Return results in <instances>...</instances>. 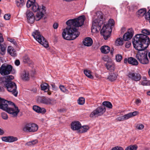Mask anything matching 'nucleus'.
<instances>
[{"label": "nucleus", "mask_w": 150, "mask_h": 150, "mask_svg": "<svg viewBox=\"0 0 150 150\" xmlns=\"http://www.w3.org/2000/svg\"><path fill=\"white\" fill-rule=\"evenodd\" d=\"M132 41L134 47L137 50L141 51L136 54V58L141 64H148L149 60L147 52L143 50L146 48L149 45L150 38H133Z\"/></svg>", "instance_id": "obj_1"}, {"label": "nucleus", "mask_w": 150, "mask_h": 150, "mask_svg": "<svg viewBox=\"0 0 150 150\" xmlns=\"http://www.w3.org/2000/svg\"><path fill=\"white\" fill-rule=\"evenodd\" d=\"M85 19L84 16H81L77 18L70 19L67 21L66 24L67 25L63 29L62 33L63 38H65L66 34L70 38H77L79 35L80 33L75 27H81L83 24Z\"/></svg>", "instance_id": "obj_2"}, {"label": "nucleus", "mask_w": 150, "mask_h": 150, "mask_svg": "<svg viewBox=\"0 0 150 150\" xmlns=\"http://www.w3.org/2000/svg\"><path fill=\"white\" fill-rule=\"evenodd\" d=\"M0 109L12 114L13 117H16L19 112L18 107L13 103L1 98Z\"/></svg>", "instance_id": "obj_3"}, {"label": "nucleus", "mask_w": 150, "mask_h": 150, "mask_svg": "<svg viewBox=\"0 0 150 150\" xmlns=\"http://www.w3.org/2000/svg\"><path fill=\"white\" fill-rule=\"evenodd\" d=\"M26 5L28 8L31 7V9L34 12H37L35 17L37 21H38L42 18L46 13L45 7L43 6L41 7L39 6L35 2V0H28L27 2Z\"/></svg>", "instance_id": "obj_4"}, {"label": "nucleus", "mask_w": 150, "mask_h": 150, "mask_svg": "<svg viewBox=\"0 0 150 150\" xmlns=\"http://www.w3.org/2000/svg\"><path fill=\"white\" fill-rule=\"evenodd\" d=\"M5 80L3 82L4 86L6 88L7 91L11 93L15 97L17 96L18 91L17 90L16 83L12 80L14 79L12 75H8L4 77Z\"/></svg>", "instance_id": "obj_5"}, {"label": "nucleus", "mask_w": 150, "mask_h": 150, "mask_svg": "<svg viewBox=\"0 0 150 150\" xmlns=\"http://www.w3.org/2000/svg\"><path fill=\"white\" fill-rule=\"evenodd\" d=\"M103 23V16L102 13L97 12L96 13L95 19L93 21L92 32L95 33L100 30Z\"/></svg>", "instance_id": "obj_6"}, {"label": "nucleus", "mask_w": 150, "mask_h": 150, "mask_svg": "<svg viewBox=\"0 0 150 150\" xmlns=\"http://www.w3.org/2000/svg\"><path fill=\"white\" fill-rule=\"evenodd\" d=\"M103 105L98 107L92 112L90 115L91 117H96L102 115L105 111L106 107L109 108L111 109L112 108L111 103L109 101H104L102 103Z\"/></svg>", "instance_id": "obj_7"}, {"label": "nucleus", "mask_w": 150, "mask_h": 150, "mask_svg": "<svg viewBox=\"0 0 150 150\" xmlns=\"http://www.w3.org/2000/svg\"><path fill=\"white\" fill-rule=\"evenodd\" d=\"M12 69L11 65L3 64L0 68V73L3 76L8 75L11 73Z\"/></svg>", "instance_id": "obj_8"}, {"label": "nucleus", "mask_w": 150, "mask_h": 150, "mask_svg": "<svg viewBox=\"0 0 150 150\" xmlns=\"http://www.w3.org/2000/svg\"><path fill=\"white\" fill-rule=\"evenodd\" d=\"M115 24V22L112 19H110L108 23L104 24L103 27L102 28H104L105 29V31H112V28Z\"/></svg>", "instance_id": "obj_9"}, {"label": "nucleus", "mask_w": 150, "mask_h": 150, "mask_svg": "<svg viewBox=\"0 0 150 150\" xmlns=\"http://www.w3.org/2000/svg\"><path fill=\"white\" fill-rule=\"evenodd\" d=\"M128 76L132 80L135 81H139L141 79L140 75L136 73L129 72L128 74Z\"/></svg>", "instance_id": "obj_10"}, {"label": "nucleus", "mask_w": 150, "mask_h": 150, "mask_svg": "<svg viewBox=\"0 0 150 150\" xmlns=\"http://www.w3.org/2000/svg\"><path fill=\"white\" fill-rule=\"evenodd\" d=\"M26 15L28 22L30 23H33L35 19L33 12L30 10H27L26 13Z\"/></svg>", "instance_id": "obj_11"}, {"label": "nucleus", "mask_w": 150, "mask_h": 150, "mask_svg": "<svg viewBox=\"0 0 150 150\" xmlns=\"http://www.w3.org/2000/svg\"><path fill=\"white\" fill-rule=\"evenodd\" d=\"M71 128L73 130H77L81 128V124L79 121H74L71 123Z\"/></svg>", "instance_id": "obj_12"}, {"label": "nucleus", "mask_w": 150, "mask_h": 150, "mask_svg": "<svg viewBox=\"0 0 150 150\" xmlns=\"http://www.w3.org/2000/svg\"><path fill=\"white\" fill-rule=\"evenodd\" d=\"M34 39L44 47L47 48L49 47L48 42L45 38H34Z\"/></svg>", "instance_id": "obj_13"}, {"label": "nucleus", "mask_w": 150, "mask_h": 150, "mask_svg": "<svg viewBox=\"0 0 150 150\" xmlns=\"http://www.w3.org/2000/svg\"><path fill=\"white\" fill-rule=\"evenodd\" d=\"M21 77L24 81H28L30 78L29 71L27 70H24L21 73Z\"/></svg>", "instance_id": "obj_14"}, {"label": "nucleus", "mask_w": 150, "mask_h": 150, "mask_svg": "<svg viewBox=\"0 0 150 150\" xmlns=\"http://www.w3.org/2000/svg\"><path fill=\"white\" fill-rule=\"evenodd\" d=\"M142 32L143 34H137L134 38H143L144 37H145V38H149L146 35H150V32L147 30L144 29L142 31Z\"/></svg>", "instance_id": "obj_15"}, {"label": "nucleus", "mask_w": 150, "mask_h": 150, "mask_svg": "<svg viewBox=\"0 0 150 150\" xmlns=\"http://www.w3.org/2000/svg\"><path fill=\"white\" fill-rule=\"evenodd\" d=\"M4 38H0V53L2 55L4 54L6 46L4 44H1L4 42Z\"/></svg>", "instance_id": "obj_16"}, {"label": "nucleus", "mask_w": 150, "mask_h": 150, "mask_svg": "<svg viewBox=\"0 0 150 150\" xmlns=\"http://www.w3.org/2000/svg\"><path fill=\"white\" fill-rule=\"evenodd\" d=\"M134 34V31L132 28L128 29L126 33H125L122 38H132Z\"/></svg>", "instance_id": "obj_17"}, {"label": "nucleus", "mask_w": 150, "mask_h": 150, "mask_svg": "<svg viewBox=\"0 0 150 150\" xmlns=\"http://www.w3.org/2000/svg\"><path fill=\"white\" fill-rule=\"evenodd\" d=\"M93 41L91 38H85L82 41V43L85 46L89 47L93 44Z\"/></svg>", "instance_id": "obj_18"}, {"label": "nucleus", "mask_w": 150, "mask_h": 150, "mask_svg": "<svg viewBox=\"0 0 150 150\" xmlns=\"http://www.w3.org/2000/svg\"><path fill=\"white\" fill-rule=\"evenodd\" d=\"M131 38H117L115 41V44L117 46L122 45L123 44L124 41L129 40Z\"/></svg>", "instance_id": "obj_19"}, {"label": "nucleus", "mask_w": 150, "mask_h": 150, "mask_svg": "<svg viewBox=\"0 0 150 150\" xmlns=\"http://www.w3.org/2000/svg\"><path fill=\"white\" fill-rule=\"evenodd\" d=\"M49 98H46L45 97H39L38 98V102L47 105H49Z\"/></svg>", "instance_id": "obj_20"}, {"label": "nucleus", "mask_w": 150, "mask_h": 150, "mask_svg": "<svg viewBox=\"0 0 150 150\" xmlns=\"http://www.w3.org/2000/svg\"><path fill=\"white\" fill-rule=\"evenodd\" d=\"M105 28H102L100 31L101 35L104 37L109 38L110 37L112 31H105Z\"/></svg>", "instance_id": "obj_21"}, {"label": "nucleus", "mask_w": 150, "mask_h": 150, "mask_svg": "<svg viewBox=\"0 0 150 150\" xmlns=\"http://www.w3.org/2000/svg\"><path fill=\"white\" fill-rule=\"evenodd\" d=\"M106 69L111 71H114L115 69V66L114 64L112 62H108L105 64Z\"/></svg>", "instance_id": "obj_22"}, {"label": "nucleus", "mask_w": 150, "mask_h": 150, "mask_svg": "<svg viewBox=\"0 0 150 150\" xmlns=\"http://www.w3.org/2000/svg\"><path fill=\"white\" fill-rule=\"evenodd\" d=\"M8 52L13 56H16V51L12 47L9 46L7 49Z\"/></svg>", "instance_id": "obj_23"}, {"label": "nucleus", "mask_w": 150, "mask_h": 150, "mask_svg": "<svg viewBox=\"0 0 150 150\" xmlns=\"http://www.w3.org/2000/svg\"><path fill=\"white\" fill-rule=\"evenodd\" d=\"M128 62L133 65L137 66L138 63L137 60L133 57H129L128 58Z\"/></svg>", "instance_id": "obj_24"}, {"label": "nucleus", "mask_w": 150, "mask_h": 150, "mask_svg": "<svg viewBox=\"0 0 150 150\" xmlns=\"http://www.w3.org/2000/svg\"><path fill=\"white\" fill-rule=\"evenodd\" d=\"M100 50L102 53L104 54H107L110 52V48L108 46L104 45L100 47Z\"/></svg>", "instance_id": "obj_25"}, {"label": "nucleus", "mask_w": 150, "mask_h": 150, "mask_svg": "<svg viewBox=\"0 0 150 150\" xmlns=\"http://www.w3.org/2000/svg\"><path fill=\"white\" fill-rule=\"evenodd\" d=\"M31 132H35L37 131L38 129V125L34 123L30 124Z\"/></svg>", "instance_id": "obj_26"}, {"label": "nucleus", "mask_w": 150, "mask_h": 150, "mask_svg": "<svg viewBox=\"0 0 150 150\" xmlns=\"http://www.w3.org/2000/svg\"><path fill=\"white\" fill-rule=\"evenodd\" d=\"M107 79L110 81H113L117 79V75L114 73H111L108 76Z\"/></svg>", "instance_id": "obj_27"}, {"label": "nucleus", "mask_w": 150, "mask_h": 150, "mask_svg": "<svg viewBox=\"0 0 150 150\" xmlns=\"http://www.w3.org/2000/svg\"><path fill=\"white\" fill-rule=\"evenodd\" d=\"M18 138L16 137H14L12 136L7 137L6 142H12L16 141L18 140Z\"/></svg>", "instance_id": "obj_28"}, {"label": "nucleus", "mask_w": 150, "mask_h": 150, "mask_svg": "<svg viewBox=\"0 0 150 150\" xmlns=\"http://www.w3.org/2000/svg\"><path fill=\"white\" fill-rule=\"evenodd\" d=\"M146 12V8L141 9L137 11V15L141 16H143L145 14Z\"/></svg>", "instance_id": "obj_29"}, {"label": "nucleus", "mask_w": 150, "mask_h": 150, "mask_svg": "<svg viewBox=\"0 0 150 150\" xmlns=\"http://www.w3.org/2000/svg\"><path fill=\"white\" fill-rule=\"evenodd\" d=\"M89 129V127L87 125L81 126V129L79 130V132L81 133H83L86 132Z\"/></svg>", "instance_id": "obj_30"}, {"label": "nucleus", "mask_w": 150, "mask_h": 150, "mask_svg": "<svg viewBox=\"0 0 150 150\" xmlns=\"http://www.w3.org/2000/svg\"><path fill=\"white\" fill-rule=\"evenodd\" d=\"M32 35L33 38H44L43 36H42L40 33L37 30H35L33 32Z\"/></svg>", "instance_id": "obj_31"}, {"label": "nucleus", "mask_w": 150, "mask_h": 150, "mask_svg": "<svg viewBox=\"0 0 150 150\" xmlns=\"http://www.w3.org/2000/svg\"><path fill=\"white\" fill-rule=\"evenodd\" d=\"M84 73L85 74L88 78L93 79V76L91 74V72L89 70H88L87 69L84 70Z\"/></svg>", "instance_id": "obj_32"}, {"label": "nucleus", "mask_w": 150, "mask_h": 150, "mask_svg": "<svg viewBox=\"0 0 150 150\" xmlns=\"http://www.w3.org/2000/svg\"><path fill=\"white\" fill-rule=\"evenodd\" d=\"M128 119H129V118L127 114L124 116L118 117L116 118V120L118 121H120L127 120Z\"/></svg>", "instance_id": "obj_33"}, {"label": "nucleus", "mask_w": 150, "mask_h": 150, "mask_svg": "<svg viewBox=\"0 0 150 150\" xmlns=\"http://www.w3.org/2000/svg\"><path fill=\"white\" fill-rule=\"evenodd\" d=\"M16 2L17 6L22 7L24 4V0H16Z\"/></svg>", "instance_id": "obj_34"}, {"label": "nucleus", "mask_w": 150, "mask_h": 150, "mask_svg": "<svg viewBox=\"0 0 150 150\" xmlns=\"http://www.w3.org/2000/svg\"><path fill=\"white\" fill-rule=\"evenodd\" d=\"M40 86L42 90L45 91L47 89H48V91H50L49 85L47 83H45L41 84Z\"/></svg>", "instance_id": "obj_35"}, {"label": "nucleus", "mask_w": 150, "mask_h": 150, "mask_svg": "<svg viewBox=\"0 0 150 150\" xmlns=\"http://www.w3.org/2000/svg\"><path fill=\"white\" fill-rule=\"evenodd\" d=\"M143 80L142 82V84L143 86L150 85V81L146 79L145 77H143Z\"/></svg>", "instance_id": "obj_36"}, {"label": "nucleus", "mask_w": 150, "mask_h": 150, "mask_svg": "<svg viewBox=\"0 0 150 150\" xmlns=\"http://www.w3.org/2000/svg\"><path fill=\"white\" fill-rule=\"evenodd\" d=\"M30 124H26L23 128V131L26 132H30Z\"/></svg>", "instance_id": "obj_37"}, {"label": "nucleus", "mask_w": 150, "mask_h": 150, "mask_svg": "<svg viewBox=\"0 0 150 150\" xmlns=\"http://www.w3.org/2000/svg\"><path fill=\"white\" fill-rule=\"evenodd\" d=\"M137 148V146L136 145H131L127 147L125 150H136Z\"/></svg>", "instance_id": "obj_38"}, {"label": "nucleus", "mask_w": 150, "mask_h": 150, "mask_svg": "<svg viewBox=\"0 0 150 150\" xmlns=\"http://www.w3.org/2000/svg\"><path fill=\"white\" fill-rule=\"evenodd\" d=\"M38 142V140L37 139H35L33 141L28 142L26 143V145L28 146H33L36 144H37Z\"/></svg>", "instance_id": "obj_39"}, {"label": "nucleus", "mask_w": 150, "mask_h": 150, "mask_svg": "<svg viewBox=\"0 0 150 150\" xmlns=\"http://www.w3.org/2000/svg\"><path fill=\"white\" fill-rule=\"evenodd\" d=\"M78 103L80 105H83L85 103V99L82 97H80L78 100Z\"/></svg>", "instance_id": "obj_40"}, {"label": "nucleus", "mask_w": 150, "mask_h": 150, "mask_svg": "<svg viewBox=\"0 0 150 150\" xmlns=\"http://www.w3.org/2000/svg\"><path fill=\"white\" fill-rule=\"evenodd\" d=\"M138 114L137 111H134L132 112H130L127 114V116L129 118H130L133 116H135Z\"/></svg>", "instance_id": "obj_41"}, {"label": "nucleus", "mask_w": 150, "mask_h": 150, "mask_svg": "<svg viewBox=\"0 0 150 150\" xmlns=\"http://www.w3.org/2000/svg\"><path fill=\"white\" fill-rule=\"evenodd\" d=\"M122 57L120 54H118L115 56V59L117 62H120L122 60Z\"/></svg>", "instance_id": "obj_42"}, {"label": "nucleus", "mask_w": 150, "mask_h": 150, "mask_svg": "<svg viewBox=\"0 0 150 150\" xmlns=\"http://www.w3.org/2000/svg\"><path fill=\"white\" fill-rule=\"evenodd\" d=\"M23 62L25 63H28L30 61V58L27 55L24 56L23 58Z\"/></svg>", "instance_id": "obj_43"}, {"label": "nucleus", "mask_w": 150, "mask_h": 150, "mask_svg": "<svg viewBox=\"0 0 150 150\" xmlns=\"http://www.w3.org/2000/svg\"><path fill=\"white\" fill-rule=\"evenodd\" d=\"M49 105H53L56 103V100L54 99L49 98Z\"/></svg>", "instance_id": "obj_44"}, {"label": "nucleus", "mask_w": 150, "mask_h": 150, "mask_svg": "<svg viewBox=\"0 0 150 150\" xmlns=\"http://www.w3.org/2000/svg\"><path fill=\"white\" fill-rule=\"evenodd\" d=\"M1 116L2 118L4 120H7L8 118V116L7 114L5 112L1 113Z\"/></svg>", "instance_id": "obj_45"}, {"label": "nucleus", "mask_w": 150, "mask_h": 150, "mask_svg": "<svg viewBox=\"0 0 150 150\" xmlns=\"http://www.w3.org/2000/svg\"><path fill=\"white\" fill-rule=\"evenodd\" d=\"M33 109L35 112L38 113V112H40L39 110L40 109V107L36 105L33 106Z\"/></svg>", "instance_id": "obj_46"}, {"label": "nucleus", "mask_w": 150, "mask_h": 150, "mask_svg": "<svg viewBox=\"0 0 150 150\" xmlns=\"http://www.w3.org/2000/svg\"><path fill=\"white\" fill-rule=\"evenodd\" d=\"M136 128L139 130L142 129L144 128V125L142 124H139L136 126Z\"/></svg>", "instance_id": "obj_47"}, {"label": "nucleus", "mask_w": 150, "mask_h": 150, "mask_svg": "<svg viewBox=\"0 0 150 150\" xmlns=\"http://www.w3.org/2000/svg\"><path fill=\"white\" fill-rule=\"evenodd\" d=\"M111 150H124V149L121 146H116L113 147Z\"/></svg>", "instance_id": "obj_48"}, {"label": "nucleus", "mask_w": 150, "mask_h": 150, "mask_svg": "<svg viewBox=\"0 0 150 150\" xmlns=\"http://www.w3.org/2000/svg\"><path fill=\"white\" fill-rule=\"evenodd\" d=\"M146 19L148 20L150 18V9L148 11L147 14L145 16Z\"/></svg>", "instance_id": "obj_49"}, {"label": "nucleus", "mask_w": 150, "mask_h": 150, "mask_svg": "<svg viewBox=\"0 0 150 150\" xmlns=\"http://www.w3.org/2000/svg\"><path fill=\"white\" fill-rule=\"evenodd\" d=\"M4 18L6 20H8L10 18V15L9 14H6L4 16Z\"/></svg>", "instance_id": "obj_50"}, {"label": "nucleus", "mask_w": 150, "mask_h": 150, "mask_svg": "<svg viewBox=\"0 0 150 150\" xmlns=\"http://www.w3.org/2000/svg\"><path fill=\"white\" fill-rule=\"evenodd\" d=\"M39 111L40 112H38V113H44L46 112V110L44 108H40V109L39 110Z\"/></svg>", "instance_id": "obj_51"}, {"label": "nucleus", "mask_w": 150, "mask_h": 150, "mask_svg": "<svg viewBox=\"0 0 150 150\" xmlns=\"http://www.w3.org/2000/svg\"><path fill=\"white\" fill-rule=\"evenodd\" d=\"M131 45V43L130 41H128L125 44V47L126 48H128Z\"/></svg>", "instance_id": "obj_52"}, {"label": "nucleus", "mask_w": 150, "mask_h": 150, "mask_svg": "<svg viewBox=\"0 0 150 150\" xmlns=\"http://www.w3.org/2000/svg\"><path fill=\"white\" fill-rule=\"evenodd\" d=\"M51 85L53 90L54 91H56L57 90V87L55 86L54 83H52Z\"/></svg>", "instance_id": "obj_53"}, {"label": "nucleus", "mask_w": 150, "mask_h": 150, "mask_svg": "<svg viewBox=\"0 0 150 150\" xmlns=\"http://www.w3.org/2000/svg\"><path fill=\"white\" fill-rule=\"evenodd\" d=\"M59 87L61 90L63 92L66 88L64 86L62 85H60Z\"/></svg>", "instance_id": "obj_54"}, {"label": "nucleus", "mask_w": 150, "mask_h": 150, "mask_svg": "<svg viewBox=\"0 0 150 150\" xmlns=\"http://www.w3.org/2000/svg\"><path fill=\"white\" fill-rule=\"evenodd\" d=\"M58 27V24L57 23H54L53 25V28L54 29H57Z\"/></svg>", "instance_id": "obj_55"}, {"label": "nucleus", "mask_w": 150, "mask_h": 150, "mask_svg": "<svg viewBox=\"0 0 150 150\" xmlns=\"http://www.w3.org/2000/svg\"><path fill=\"white\" fill-rule=\"evenodd\" d=\"M15 64L17 66H18L20 64V62L19 60L16 59L15 62Z\"/></svg>", "instance_id": "obj_56"}, {"label": "nucleus", "mask_w": 150, "mask_h": 150, "mask_svg": "<svg viewBox=\"0 0 150 150\" xmlns=\"http://www.w3.org/2000/svg\"><path fill=\"white\" fill-rule=\"evenodd\" d=\"M126 31V28L124 27H122L121 30V33H124Z\"/></svg>", "instance_id": "obj_57"}, {"label": "nucleus", "mask_w": 150, "mask_h": 150, "mask_svg": "<svg viewBox=\"0 0 150 150\" xmlns=\"http://www.w3.org/2000/svg\"><path fill=\"white\" fill-rule=\"evenodd\" d=\"M7 139V137H1V139L3 141L6 142Z\"/></svg>", "instance_id": "obj_58"}, {"label": "nucleus", "mask_w": 150, "mask_h": 150, "mask_svg": "<svg viewBox=\"0 0 150 150\" xmlns=\"http://www.w3.org/2000/svg\"><path fill=\"white\" fill-rule=\"evenodd\" d=\"M141 100L139 99H137L135 102V103L136 104L138 105V104L140 103H141Z\"/></svg>", "instance_id": "obj_59"}, {"label": "nucleus", "mask_w": 150, "mask_h": 150, "mask_svg": "<svg viewBox=\"0 0 150 150\" xmlns=\"http://www.w3.org/2000/svg\"><path fill=\"white\" fill-rule=\"evenodd\" d=\"M114 49L113 47H112L110 50V54L112 55H113V54L114 53Z\"/></svg>", "instance_id": "obj_60"}, {"label": "nucleus", "mask_w": 150, "mask_h": 150, "mask_svg": "<svg viewBox=\"0 0 150 150\" xmlns=\"http://www.w3.org/2000/svg\"><path fill=\"white\" fill-rule=\"evenodd\" d=\"M64 39L68 40H73L75 39L76 38H64Z\"/></svg>", "instance_id": "obj_61"}, {"label": "nucleus", "mask_w": 150, "mask_h": 150, "mask_svg": "<svg viewBox=\"0 0 150 150\" xmlns=\"http://www.w3.org/2000/svg\"><path fill=\"white\" fill-rule=\"evenodd\" d=\"M85 46L83 44H80L79 45V48H83L84 47V46Z\"/></svg>", "instance_id": "obj_62"}, {"label": "nucleus", "mask_w": 150, "mask_h": 150, "mask_svg": "<svg viewBox=\"0 0 150 150\" xmlns=\"http://www.w3.org/2000/svg\"><path fill=\"white\" fill-rule=\"evenodd\" d=\"M11 43H13L15 46H16L17 45V44L16 42L14 40L13 41H12V42H11Z\"/></svg>", "instance_id": "obj_63"}, {"label": "nucleus", "mask_w": 150, "mask_h": 150, "mask_svg": "<svg viewBox=\"0 0 150 150\" xmlns=\"http://www.w3.org/2000/svg\"><path fill=\"white\" fill-rule=\"evenodd\" d=\"M4 133V131L0 128V135H2Z\"/></svg>", "instance_id": "obj_64"}]
</instances>
